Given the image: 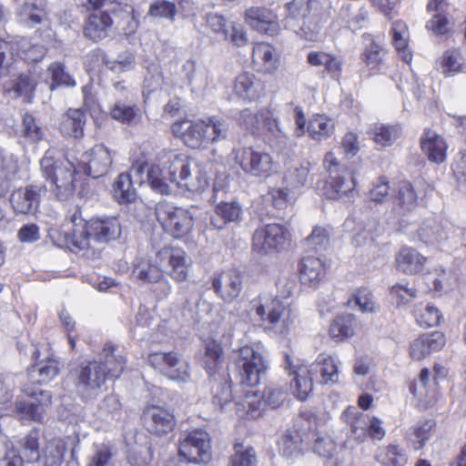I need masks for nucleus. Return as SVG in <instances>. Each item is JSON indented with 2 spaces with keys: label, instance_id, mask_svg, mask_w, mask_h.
<instances>
[{
  "label": "nucleus",
  "instance_id": "9b49d317",
  "mask_svg": "<svg viewBox=\"0 0 466 466\" xmlns=\"http://www.w3.org/2000/svg\"><path fill=\"white\" fill-rule=\"evenodd\" d=\"M178 453L188 462H208L211 459V444L208 433L201 430L188 432L180 441Z\"/></svg>",
  "mask_w": 466,
  "mask_h": 466
},
{
  "label": "nucleus",
  "instance_id": "58836bf2",
  "mask_svg": "<svg viewBox=\"0 0 466 466\" xmlns=\"http://www.w3.org/2000/svg\"><path fill=\"white\" fill-rule=\"evenodd\" d=\"M113 196L119 204H127L135 201L137 198V190L129 173H121L118 175L113 186Z\"/></svg>",
  "mask_w": 466,
  "mask_h": 466
},
{
  "label": "nucleus",
  "instance_id": "423d86ee",
  "mask_svg": "<svg viewBox=\"0 0 466 466\" xmlns=\"http://www.w3.org/2000/svg\"><path fill=\"white\" fill-rule=\"evenodd\" d=\"M156 217L162 228L174 238L184 237L193 228V216L190 211L166 201L157 204Z\"/></svg>",
  "mask_w": 466,
  "mask_h": 466
},
{
  "label": "nucleus",
  "instance_id": "79ce46f5",
  "mask_svg": "<svg viewBox=\"0 0 466 466\" xmlns=\"http://www.w3.org/2000/svg\"><path fill=\"white\" fill-rule=\"evenodd\" d=\"M110 116L123 124L131 125L139 117L138 107L132 101L117 98L110 110Z\"/></svg>",
  "mask_w": 466,
  "mask_h": 466
},
{
  "label": "nucleus",
  "instance_id": "9d476101",
  "mask_svg": "<svg viewBox=\"0 0 466 466\" xmlns=\"http://www.w3.org/2000/svg\"><path fill=\"white\" fill-rule=\"evenodd\" d=\"M147 363L171 380L185 383L190 379V367L177 358L176 352H153L147 356Z\"/></svg>",
  "mask_w": 466,
  "mask_h": 466
},
{
  "label": "nucleus",
  "instance_id": "c756f323",
  "mask_svg": "<svg viewBox=\"0 0 466 466\" xmlns=\"http://www.w3.org/2000/svg\"><path fill=\"white\" fill-rule=\"evenodd\" d=\"M188 174L183 176L178 182V187L185 188L190 192H201L208 185V178L206 170L191 158L188 164Z\"/></svg>",
  "mask_w": 466,
  "mask_h": 466
},
{
  "label": "nucleus",
  "instance_id": "69168bd1",
  "mask_svg": "<svg viewBox=\"0 0 466 466\" xmlns=\"http://www.w3.org/2000/svg\"><path fill=\"white\" fill-rule=\"evenodd\" d=\"M264 118H267L266 109L252 110L246 108L240 112L238 123L245 128L254 131L260 127Z\"/></svg>",
  "mask_w": 466,
  "mask_h": 466
},
{
  "label": "nucleus",
  "instance_id": "13d9d810",
  "mask_svg": "<svg viewBox=\"0 0 466 466\" xmlns=\"http://www.w3.org/2000/svg\"><path fill=\"white\" fill-rule=\"evenodd\" d=\"M441 65L444 75H453L462 71L465 59L459 49H449L443 53Z\"/></svg>",
  "mask_w": 466,
  "mask_h": 466
},
{
  "label": "nucleus",
  "instance_id": "e433bc0d",
  "mask_svg": "<svg viewBox=\"0 0 466 466\" xmlns=\"http://www.w3.org/2000/svg\"><path fill=\"white\" fill-rule=\"evenodd\" d=\"M392 44L400 58L407 64L412 60V54L407 49L409 43V30L402 21H395L391 25Z\"/></svg>",
  "mask_w": 466,
  "mask_h": 466
},
{
  "label": "nucleus",
  "instance_id": "ddd939ff",
  "mask_svg": "<svg viewBox=\"0 0 466 466\" xmlns=\"http://www.w3.org/2000/svg\"><path fill=\"white\" fill-rule=\"evenodd\" d=\"M242 170L253 177L267 178L276 171L272 157L266 152L244 148L239 161Z\"/></svg>",
  "mask_w": 466,
  "mask_h": 466
},
{
  "label": "nucleus",
  "instance_id": "a211bd4d",
  "mask_svg": "<svg viewBox=\"0 0 466 466\" xmlns=\"http://www.w3.org/2000/svg\"><path fill=\"white\" fill-rule=\"evenodd\" d=\"M426 263L427 258L410 247H402L395 255L396 268L405 275L420 273Z\"/></svg>",
  "mask_w": 466,
  "mask_h": 466
},
{
  "label": "nucleus",
  "instance_id": "bb28decb",
  "mask_svg": "<svg viewBox=\"0 0 466 466\" xmlns=\"http://www.w3.org/2000/svg\"><path fill=\"white\" fill-rule=\"evenodd\" d=\"M58 373V362L51 358L37 361L27 370L30 382L38 385L49 383Z\"/></svg>",
  "mask_w": 466,
  "mask_h": 466
},
{
  "label": "nucleus",
  "instance_id": "aec40b11",
  "mask_svg": "<svg viewBox=\"0 0 466 466\" xmlns=\"http://www.w3.org/2000/svg\"><path fill=\"white\" fill-rule=\"evenodd\" d=\"M91 238L107 243L116 239L121 234V225L116 218H93L87 222Z\"/></svg>",
  "mask_w": 466,
  "mask_h": 466
},
{
  "label": "nucleus",
  "instance_id": "e2e57ef3",
  "mask_svg": "<svg viewBox=\"0 0 466 466\" xmlns=\"http://www.w3.org/2000/svg\"><path fill=\"white\" fill-rule=\"evenodd\" d=\"M309 174V163L305 162L290 167L285 176L287 185L291 188H299L306 185Z\"/></svg>",
  "mask_w": 466,
  "mask_h": 466
},
{
  "label": "nucleus",
  "instance_id": "4468645a",
  "mask_svg": "<svg viewBox=\"0 0 466 466\" xmlns=\"http://www.w3.org/2000/svg\"><path fill=\"white\" fill-rule=\"evenodd\" d=\"M85 172L93 178H98L107 174L112 165L111 151L104 145H96L82 156Z\"/></svg>",
  "mask_w": 466,
  "mask_h": 466
},
{
  "label": "nucleus",
  "instance_id": "7ed1b4c3",
  "mask_svg": "<svg viewBox=\"0 0 466 466\" xmlns=\"http://www.w3.org/2000/svg\"><path fill=\"white\" fill-rule=\"evenodd\" d=\"M43 177L48 182L49 191L61 202L73 198L76 191V171L73 163L64 157H56L47 151L40 160Z\"/></svg>",
  "mask_w": 466,
  "mask_h": 466
},
{
  "label": "nucleus",
  "instance_id": "f03ea898",
  "mask_svg": "<svg viewBox=\"0 0 466 466\" xmlns=\"http://www.w3.org/2000/svg\"><path fill=\"white\" fill-rule=\"evenodd\" d=\"M174 136L180 137L191 148H199L226 140L228 135V122L217 116L193 121L187 118L173 123Z\"/></svg>",
  "mask_w": 466,
  "mask_h": 466
},
{
  "label": "nucleus",
  "instance_id": "0e129e2a",
  "mask_svg": "<svg viewBox=\"0 0 466 466\" xmlns=\"http://www.w3.org/2000/svg\"><path fill=\"white\" fill-rule=\"evenodd\" d=\"M210 382H215L212 385L213 403L220 410H224L225 406L232 400L230 385L226 380L218 382L215 376L211 377Z\"/></svg>",
  "mask_w": 466,
  "mask_h": 466
},
{
  "label": "nucleus",
  "instance_id": "3c124183",
  "mask_svg": "<svg viewBox=\"0 0 466 466\" xmlns=\"http://www.w3.org/2000/svg\"><path fill=\"white\" fill-rule=\"evenodd\" d=\"M333 128L331 119L323 115H316L309 121L308 132L311 138L321 141L332 134Z\"/></svg>",
  "mask_w": 466,
  "mask_h": 466
},
{
  "label": "nucleus",
  "instance_id": "5fc2aeb1",
  "mask_svg": "<svg viewBox=\"0 0 466 466\" xmlns=\"http://www.w3.org/2000/svg\"><path fill=\"white\" fill-rule=\"evenodd\" d=\"M414 316L420 327L430 328L437 326L443 319L441 311L435 306L427 304L424 307H417Z\"/></svg>",
  "mask_w": 466,
  "mask_h": 466
},
{
  "label": "nucleus",
  "instance_id": "052dcab7",
  "mask_svg": "<svg viewBox=\"0 0 466 466\" xmlns=\"http://www.w3.org/2000/svg\"><path fill=\"white\" fill-rule=\"evenodd\" d=\"M281 454L287 458L299 455L302 450V439L297 431H287L279 442Z\"/></svg>",
  "mask_w": 466,
  "mask_h": 466
},
{
  "label": "nucleus",
  "instance_id": "dca6fc26",
  "mask_svg": "<svg viewBox=\"0 0 466 466\" xmlns=\"http://www.w3.org/2000/svg\"><path fill=\"white\" fill-rule=\"evenodd\" d=\"M43 191L44 188L37 185L19 187L11 194L10 203L16 213L35 214L39 208Z\"/></svg>",
  "mask_w": 466,
  "mask_h": 466
},
{
  "label": "nucleus",
  "instance_id": "ea45409f",
  "mask_svg": "<svg viewBox=\"0 0 466 466\" xmlns=\"http://www.w3.org/2000/svg\"><path fill=\"white\" fill-rule=\"evenodd\" d=\"M88 226L86 228H71L63 231L64 241L61 246L66 247L73 252L83 250L88 248L89 235Z\"/></svg>",
  "mask_w": 466,
  "mask_h": 466
},
{
  "label": "nucleus",
  "instance_id": "de8ad7c7",
  "mask_svg": "<svg viewBox=\"0 0 466 466\" xmlns=\"http://www.w3.org/2000/svg\"><path fill=\"white\" fill-rule=\"evenodd\" d=\"M324 275V268L321 260L315 257L303 258L299 279L303 284H311L319 280Z\"/></svg>",
  "mask_w": 466,
  "mask_h": 466
},
{
  "label": "nucleus",
  "instance_id": "c85d7f7f",
  "mask_svg": "<svg viewBox=\"0 0 466 466\" xmlns=\"http://www.w3.org/2000/svg\"><path fill=\"white\" fill-rule=\"evenodd\" d=\"M19 22L26 25L41 24L46 17L44 0H24L17 10Z\"/></svg>",
  "mask_w": 466,
  "mask_h": 466
},
{
  "label": "nucleus",
  "instance_id": "2f4dec72",
  "mask_svg": "<svg viewBox=\"0 0 466 466\" xmlns=\"http://www.w3.org/2000/svg\"><path fill=\"white\" fill-rule=\"evenodd\" d=\"M312 372L309 367H301L295 370L290 381V389L294 396L299 400H305L312 393Z\"/></svg>",
  "mask_w": 466,
  "mask_h": 466
},
{
  "label": "nucleus",
  "instance_id": "bf43d9fd",
  "mask_svg": "<svg viewBox=\"0 0 466 466\" xmlns=\"http://www.w3.org/2000/svg\"><path fill=\"white\" fill-rule=\"evenodd\" d=\"M435 427L432 420H427L423 422L417 423L410 429L409 433L410 441L413 443L415 450L421 449L425 442L431 437V431Z\"/></svg>",
  "mask_w": 466,
  "mask_h": 466
},
{
  "label": "nucleus",
  "instance_id": "603ef678",
  "mask_svg": "<svg viewBox=\"0 0 466 466\" xmlns=\"http://www.w3.org/2000/svg\"><path fill=\"white\" fill-rule=\"evenodd\" d=\"M147 180L151 188L162 195H168L171 192L169 176L164 172V168L159 166H153L147 170Z\"/></svg>",
  "mask_w": 466,
  "mask_h": 466
},
{
  "label": "nucleus",
  "instance_id": "f8f14e48",
  "mask_svg": "<svg viewBox=\"0 0 466 466\" xmlns=\"http://www.w3.org/2000/svg\"><path fill=\"white\" fill-rule=\"evenodd\" d=\"M142 420L147 431L157 436L170 433L177 424L173 412L157 405L146 407L142 413Z\"/></svg>",
  "mask_w": 466,
  "mask_h": 466
},
{
  "label": "nucleus",
  "instance_id": "6ab92c4d",
  "mask_svg": "<svg viewBox=\"0 0 466 466\" xmlns=\"http://www.w3.org/2000/svg\"><path fill=\"white\" fill-rule=\"evenodd\" d=\"M445 337L441 332L433 331L420 336L410 347V354L413 360H420L432 352L441 350L445 345Z\"/></svg>",
  "mask_w": 466,
  "mask_h": 466
},
{
  "label": "nucleus",
  "instance_id": "f704fd0d",
  "mask_svg": "<svg viewBox=\"0 0 466 466\" xmlns=\"http://www.w3.org/2000/svg\"><path fill=\"white\" fill-rule=\"evenodd\" d=\"M253 61L261 65L263 71L273 73L278 67V56L275 48L267 43L257 44L252 52Z\"/></svg>",
  "mask_w": 466,
  "mask_h": 466
},
{
  "label": "nucleus",
  "instance_id": "774afa93",
  "mask_svg": "<svg viewBox=\"0 0 466 466\" xmlns=\"http://www.w3.org/2000/svg\"><path fill=\"white\" fill-rule=\"evenodd\" d=\"M176 14L177 5L175 3L166 0H157L150 5L147 15L174 20Z\"/></svg>",
  "mask_w": 466,
  "mask_h": 466
},
{
  "label": "nucleus",
  "instance_id": "c9c22d12",
  "mask_svg": "<svg viewBox=\"0 0 466 466\" xmlns=\"http://www.w3.org/2000/svg\"><path fill=\"white\" fill-rule=\"evenodd\" d=\"M85 114L80 109H68L63 116L60 130L68 137H80L84 134Z\"/></svg>",
  "mask_w": 466,
  "mask_h": 466
},
{
  "label": "nucleus",
  "instance_id": "4c0bfd02",
  "mask_svg": "<svg viewBox=\"0 0 466 466\" xmlns=\"http://www.w3.org/2000/svg\"><path fill=\"white\" fill-rule=\"evenodd\" d=\"M112 15L116 21V27L126 35H132L138 27V21L134 15V10L131 7H123L119 4L112 6Z\"/></svg>",
  "mask_w": 466,
  "mask_h": 466
},
{
  "label": "nucleus",
  "instance_id": "4d7b16f0",
  "mask_svg": "<svg viewBox=\"0 0 466 466\" xmlns=\"http://www.w3.org/2000/svg\"><path fill=\"white\" fill-rule=\"evenodd\" d=\"M258 459L255 450L241 443L234 445V453L229 460V466H257Z\"/></svg>",
  "mask_w": 466,
  "mask_h": 466
},
{
  "label": "nucleus",
  "instance_id": "2eb2a0df",
  "mask_svg": "<svg viewBox=\"0 0 466 466\" xmlns=\"http://www.w3.org/2000/svg\"><path fill=\"white\" fill-rule=\"evenodd\" d=\"M111 14L112 8L90 14L86 18L83 27L85 37L93 42H98L107 37L114 25V18Z\"/></svg>",
  "mask_w": 466,
  "mask_h": 466
},
{
  "label": "nucleus",
  "instance_id": "f257e3e1",
  "mask_svg": "<svg viewBox=\"0 0 466 466\" xmlns=\"http://www.w3.org/2000/svg\"><path fill=\"white\" fill-rule=\"evenodd\" d=\"M165 273L177 281H184L187 277L186 253L180 248H163L154 259H140L133 268V277L141 284L157 285L154 292L159 299H165L170 293L171 287Z\"/></svg>",
  "mask_w": 466,
  "mask_h": 466
},
{
  "label": "nucleus",
  "instance_id": "0eeeda50",
  "mask_svg": "<svg viewBox=\"0 0 466 466\" xmlns=\"http://www.w3.org/2000/svg\"><path fill=\"white\" fill-rule=\"evenodd\" d=\"M106 380L105 369L97 361L82 364L76 374V388L85 400H95Z\"/></svg>",
  "mask_w": 466,
  "mask_h": 466
},
{
  "label": "nucleus",
  "instance_id": "864d4df0",
  "mask_svg": "<svg viewBox=\"0 0 466 466\" xmlns=\"http://www.w3.org/2000/svg\"><path fill=\"white\" fill-rule=\"evenodd\" d=\"M417 194L413 186L408 181L398 184L397 193L394 197L395 204L404 211L412 210L417 205Z\"/></svg>",
  "mask_w": 466,
  "mask_h": 466
},
{
  "label": "nucleus",
  "instance_id": "09e8293b",
  "mask_svg": "<svg viewBox=\"0 0 466 466\" xmlns=\"http://www.w3.org/2000/svg\"><path fill=\"white\" fill-rule=\"evenodd\" d=\"M66 451V443L63 440L54 439L48 441L42 453L44 466H61Z\"/></svg>",
  "mask_w": 466,
  "mask_h": 466
},
{
  "label": "nucleus",
  "instance_id": "338daca9",
  "mask_svg": "<svg viewBox=\"0 0 466 466\" xmlns=\"http://www.w3.org/2000/svg\"><path fill=\"white\" fill-rule=\"evenodd\" d=\"M20 56L30 62H38L46 55V48L43 45L33 44L29 40L23 39L19 42Z\"/></svg>",
  "mask_w": 466,
  "mask_h": 466
},
{
  "label": "nucleus",
  "instance_id": "37998d69",
  "mask_svg": "<svg viewBox=\"0 0 466 466\" xmlns=\"http://www.w3.org/2000/svg\"><path fill=\"white\" fill-rule=\"evenodd\" d=\"M401 133L399 125L376 124L369 132V135L380 147H390Z\"/></svg>",
  "mask_w": 466,
  "mask_h": 466
},
{
  "label": "nucleus",
  "instance_id": "b1692460",
  "mask_svg": "<svg viewBox=\"0 0 466 466\" xmlns=\"http://www.w3.org/2000/svg\"><path fill=\"white\" fill-rule=\"evenodd\" d=\"M191 158L182 153L177 151H170L165 154L162 161V167L164 172L169 176V180L172 184L178 187L179 180L183 176L188 174V164Z\"/></svg>",
  "mask_w": 466,
  "mask_h": 466
},
{
  "label": "nucleus",
  "instance_id": "cd10ccee",
  "mask_svg": "<svg viewBox=\"0 0 466 466\" xmlns=\"http://www.w3.org/2000/svg\"><path fill=\"white\" fill-rule=\"evenodd\" d=\"M421 148L430 161L440 164L446 159L447 144L434 131L427 130L421 137Z\"/></svg>",
  "mask_w": 466,
  "mask_h": 466
},
{
  "label": "nucleus",
  "instance_id": "a18cd8bd",
  "mask_svg": "<svg viewBox=\"0 0 466 466\" xmlns=\"http://www.w3.org/2000/svg\"><path fill=\"white\" fill-rule=\"evenodd\" d=\"M362 37L367 44L360 55V59L367 66L376 68L382 62L386 50L374 40L371 35L366 34Z\"/></svg>",
  "mask_w": 466,
  "mask_h": 466
},
{
  "label": "nucleus",
  "instance_id": "393cba45",
  "mask_svg": "<svg viewBox=\"0 0 466 466\" xmlns=\"http://www.w3.org/2000/svg\"><path fill=\"white\" fill-rule=\"evenodd\" d=\"M95 361L99 362L105 369L106 379L118 378L126 366V359L120 354H116V348L112 344H106L98 360Z\"/></svg>",
  "mask_w": 466,
  "mask_h": 466
},
{
  "label": "nucleus",
  "instance_id": "6e6d98bb",
  "mask_svg": "<svg viewBox=\"0 0 466 466\" xmlns=\"http://www.w3.org/2000/svg\"><path fill=\"white\" fill-rule=\"evenodd\" d=\"M47 72L51 76V84L49 86L50 90H54L58 86L73 87L76 86V81L66 70L64 64L60 62L52 63Z\"/></svg>",
  "mask_w": 466,
  "mask_h": 466
},
{
  "label": "nucleus",
  "instance_id": "f3484780",
  "mask_svg": "<svg viewBox=\"0 0 466 466\" xmlns=\"http://www.w3.org/2000/svg\"><path fill=\"white\" fill-rule=\"evenodd\" d=\"M212 286L225 302H232L242 290V276L235 270L223 271L213 278Z\"/></svg>",
  "mask_w": 466,
  "mask_h": 466
},
{
  "label": "nucleus",
  "instance_id": "7c9ffc66",
  "mask_svg": "<svg viewBox=\"0 0 466 466\" xmlns=\"http://www.w3.org/2000/svg\"><path fill=\"white\" fill-rule=\"evenodd\" d=\"M420 239L427 245H440L449 238V228L435 219L429 218L422 222L418 229Z\"/></svg>",
  "mask_w": 466,
  "mask_h": 466
},
{
  "label": "nucleus",
  "instance_id": "4be33fe9",
  "mask_svg": "<svg viewBox=\"0 0 466 466\" xmlns=\"http://www.w3.org/2000/svg\"><path fill=\"white\" fill-rule=\"evenodd\" d=\"M246 23L257 31L273 35L278 28L277 16L266 7L253 6L246 10Z\"/></svg>",
  "mask_w": 466,
  "mask_h": 466
},
{
  "label": "nucleus",
  "instance_id": "5701e85b",
  "mask_svg": "<svg viewBox=\"0 0 466 466\" xmlns=\"http://www.w3.org/2000/svg\"><path fill=\"white\" fill-rule=\"evenodd\" d=\"M263 84L254 74H239L234 82V94L243 100L255 101L263 92Z\"/></svg>",
  "mask_w": 466,
  "mask_h": 466
},
{
  "label": "nucleus",
  "instance_id": "72a5a7b5",
  "mask_svg": "<svg viewBox=\"0 0 466 466\" xmlns=\"http://www.w3.org/2000/svg\"><path fill=\"white\" fill-rule=\"evenodd\" d=\"M310 0H292L285 5L286 15L284 18L285 27L290 30H297L299 22L304 20L309 13Z\"/></svg>",
  "mask_w": 466,
  "mask_h": 466
},
{
  "label": "nucleus",
  "instance_id": "49530a36",
  "mask_svg": "<svg viewBox=\"0 0 466 466\" xmlns=\"http://www.w3.org/2000/svg\"><path fill=\"white\" fill-rule=\"evenodd\" d=\"M39 431L33 430L20 441V451L16 452L21 455L23 462L25 461L34 462L39 460Z\"/></svg>",
  "mask_w": 466,
  "mask_h": 466
},
{
  "label": "nucleus",
  "instance_id": "8fccbe9b",
  "mask_svg": "<svg viewBox=\"0 0 466 466\" xmlns=\"http://www.w3.org/2000/svg\"><path fill=\"white\" fill-rule=\"evenodd\" d=\"M377 461L383 466H404L408 456L404 449L390 444L377 454Z\"/></svg>",
  "mask_w": 466,
  "mask_h": 466
},
{
  "label": "nucleus",
  "instance_id": "1a4fd4ad",
  "mask_svg": "<svg viewBox=\"0 0 466 466\" xmlns=\"http://www.w3.org/2000/svg\"><path fill=\"white\" fill-rule=\"evenodd\" d=\"M289 228L279 223L267 224L255 230L252 239V249L260 254L272 250L280 251L290 241Z\"/></svg>",
  "mask_w": 466,
  "mask_h": 466
},
{
  "label": "nucleus",
  "instance_id": "680f3d73",
  "mask_svg": "<svg viewBox=\"0 0 466 466\" xmlns=\"http://www.w3.org/2000/svg\"><path fill=\"white\" fill-rule=\"evenodd\" d=\"M329 335L331 338L337 339H343L352 336V316L347 314L337 317L330 325Z\"/></svg>",
  "mask_w": 466,
  "mask_h": 466
},
{
  "label": "nucleus",
  "instance_id": "473e14b6",
  "mask_svg": "<svg viewBox=\"0 0 466 466\" xmlns=\"http://www.w3.org/2000/svg\"><path fill=\"white\" fill-rule=\"evenodd\" d=\"M311 372L319 371L321 382L335 384L339 381V368L333 357L327 354L319 355L314 363L309 367Z\"/></svg>",
  "mask_w": 466,
  "mask_h": 466
},
{
  "label": "nucleus",
  "instance_id": "6e6552de",
  "mask_svg": "<svg viewBox=\"0 0 466 466\" xmlns=\"http://www.w3.org/2000/svg\"><path fill=\"white\" fill-rule=\"evenodd\" d=\"M24 391L30 400H19L15 403L17 416L24 421L43 422L52 402L51 392L30 387L25 388Z\"/></svg>",
  "mask_w": 466,
  "mask_h": 466
},
{
  "label": "nucleus",
  "instance_id": "c03bdc74",
  "mask_svg": "<svg viewBox=\"0 0 466 466\" xmlns=\"http://www.w3.org/2000/svg\"><path fill=\"white\" fill-rule=\"evenodd\" d=\"M17 169V160L14 156L0 151V198L9 191L11 179Z\"/></svg>",
  "mask_w": 466,
  "mask_h": 466
},
{
  "label": "nucleus",
  "instance_id": "a878e982",
  "mask_svg": "<svg viewBox=\"0 0 466 466\" xmlns=\"http://www.w3.org/2000/svg\"><path fill=\"white\" fill-rule=\"evenodd\" d=\"M36 81L27 74H21L5 86V93L14 98H22L25 103H31L35 91Z\"/></svg>",
  "mask_w": 466,
  "mask_h": 466
},
{
  "label": "nucleus",
  "instance_id": "20e7f679",
  "mask_svg": "<svg viewBox=\"0 0 466 466\" xmlns=\"http://www.w3.org/2000/svg\"><path fill=\"white\" fill-rule=\"evenodd\" d=\"M279 295L269 303L258 305L256 313L264 322H268L275 332L286 335L294 322L295 315L288 299L291 296L294 282L280 280L278 283Z\"/></svg>",
  "mask_w": 466,
  "mask_h": 466
},
{
  "label": "nucleus",
  "instance_id": "39448f33",
  "mask_svg": "<svg viewBox=\"0 0 466 466\" xmlns=\"http://www.w3.org/2000/svg\"><path fill=\"white\" fill-rule=\"evenodd\" d=\"M233 358L239 384L254 387L265 377L268 366L258 349L244 346L234 351Z\"/></svg>",
  "mask_w": 466,
  "mask_h": 466
},
{
  "label": "nucleus",
  "instance_id": "a19ab883",
  "mask_svg": "<svg viewBox=\"0 0 466 466\" xmlns=\"http://www.w3.org/2000/svg\"><path fill=\"white\" fill-rule=\"evenodd\" d=\"M329 187L330 191L327 192L328 198L337 199L352 194L355 181L350 173L343 172L330 177Z\"/></svg>",
  "mask_w": 466,
  "mask_h": 466
},
{
  "label": "nucleus",
  "instance_id": "412c9836",
  "mask_svg": "<svg viewBox=\"0 0 466 466\" xmlns=\"http://www.w3.org/2000/svg\"><path fill=\"white\" fill-rule=\"evenodd\" d=\"M243 210L239 203L221 202L217 205L215 213L210 216L208 228L209 229H223L229 223H238L242 218Z\"/></svg>",
  "mask_w": 466,
  "mask_h": 466
}]
</instances>
